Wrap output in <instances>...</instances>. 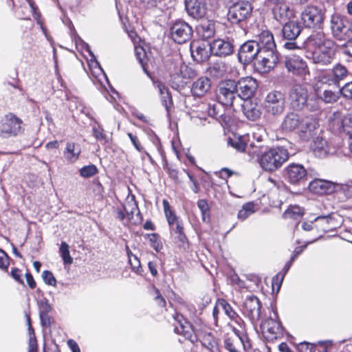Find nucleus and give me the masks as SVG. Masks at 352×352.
<instances>
[{
    "mask_svg": "<svg viewBox=\"0 0 352 352\" xmlns=\"http://www.w3.org/2000/svg\"><path fill=\"white\" fill-rule=\"evenodd\" d=\"M254 153L258 157L261 167L267 172H274L280 168L289 157L287 149L283 146L272 147L261 154L258 151H254Z\"/></svg>",
    "mask_w": 352,
    "mask_h": 352,
    "instance_id": "f257e3e1",
    "label": "nucleus"
},
{
    "mask_svg": "<svg viewBox=\"0 0 352 352\" xmlns=\"http://www.w3.org/2000/svg\"><path fill=\"white\" fill-rule=\"evenodd\" d=\"M283 177L285 182L295 186L305 188L309 179V174L305 166L299 163L289 164L283 170Z\"/></svg>",
    "mask_w": 352,
    "mask_h": 352,
    "instance_id": "f03ea898",
    "label": "nucleus"
},
{
    "mask_svg": "<svg viewBox=\"0 0 352 352\" xmlns=\"http://www.w3.org/2000/svg\"><path fill=\"white\" fill-rule=\"evenodd\" d=\"M285 67L289 72L296 76V79L294 80L296 86L300 87L307 83L310 74L306 63L302 58L296 56L287 57Z\"/></svg>",
    "mask_w": 352,
    "mask_h": 352,
    "instance_id": "7ed1b4c3",
    "label": "nucleus"
},
{
    "mask_svg": "<svg viewBox=\"0 0 352 352\" xmlns=\"http://www.w3.org/2000/svg\"><path fill=\"white\" fill-rule=\"evenodd\" d=\"M331 30L335 38L345 41L352 37L351 23L349 19L339 14H333L331 18Z\"/></svg>",
    "mask_w": 352,
    "mask_h": 352,
    "instance_id": "20e7f679",
    "label": "nucleus"
},
{
    "mask_svg": "<svg viewBox=\"0 0 352 352\" xmlns=\"http://www.w3.org/2000/svg\"><path fill=\"white\" fill-rule=\"evenodd\" d=\"M272 312L274 315V318L272 316L268 317L260 324V329L262 333H265L266 329L267 336H265V339L268 341H274L277 340L278 335H283L285 328L279 318L276 307L272 308Z\"/></svg>",
    "mask_w": 352,
    "mask_h": 352,
    "instance_id": "39448f33",
    "label": "nucleus"
},
{
    "mask_svg": "<svg viewBox=\"0 0 352 352\" xmlns=\"http://www.w3.org/2000/svg\"><path fill=\"white\" fill-rule=\"evenodd\" d=\"M23 122L21 118L12 113L6 114L0 124V135L3 138L17 136L22 133Z\"/></svg>",
    "mask_w": 352,
    "mask_h": 352,
    "instance_id": "423d86ee",
    "label": "nucleus"
},
{
    "mask_svg": "<svg viewBox=\"0 0 352 352\" xmlns=\"http://www.w3.org/2000/svg\"><path fill=\"white\" fill-rule=\"evenodd\" d=\"M300 19L306 28H320L324 21V13L316 6H308L302 11Z\"/></svg>",
    "mask_w": 352,
    "mask_h": 352,
    "instance_id": "0eeeda50",
    "label": "nucleus"
},
{
    "mask_svg": "<svg viewBox=\"0 0 352 352\" xmlns=\"http://www.w3.org/2000/svg\"><path fill=\"white\" fill-rule=\"evenodd\" d=\"M170 33L175 43L182 44L190 40L192 35V30L186 22L178 20L171 25Z\"/></svg>",
    "mask_w": 352,
    "mask_h": 352,
    "instance_id": "6e6552de",
    "label": "nucleus"
},
{
    "mask_svg": "<svg viewBox=\"0 0 352 352\" xmlns=\"http://www.w3.org/2000/svg\"><path fill=\"white\" fill-rule=\"evenodd\" d=\"M252 8L248 1H241L232 5L228 13V18L232 23H238L248 19Z\"/></svg>",
    "mask_w": 352,
    "mask_h": 352,
    "instance_id": "1a4fd4ad",
    "label": "nucleus"
},
{
    "mask_svg": "<svg viewBox=\"0 0 352 352\" xmlns=\"http://www.w3.org/2000/svg\"><path fill=\"white\" fill-rule=\"evenodd\" d=\"M335 51L334 42L332 40H328L311 55V58L316 63L327 65L331 62Z\"/></svg>",
    "mask_w": 352,
    "mask_h": 352,
    "instance_id": "9d476101",
    "label": "nucleus"
},
{
    "mask_svg": "<svg viewBox=\"0 0 352 352\" xmlns=\"http://www.w3.org/2000/svg\"><path fill=\"white\" fill-rule=\"evenodd\" d=\"M262 303L257 296L252 294L246 297L243 309L244 314L251 322L254 324L259 320L261 314Z\"/></svg>",
    "mask_w": 352,
    "mask_h": 352,
    "instance_id": "9b49d317",
    "label": "nucleus"
},
{
    "mask_svg": "<svg viewBox=\"0 0 352 352\" xmlns=\"http://www.w3.org/2000/svg\"><path fill=\"white\" fill-rule=\"evenodd\" d=\"M319 124L311 118H303L298 129L299 138L304 142L314 139L318 131Z\"/></svg>",
    "mask_w": 352,
    "mask_h": 352,
    "instance_id": "f8f14e48",
    "label": "nucleus"
},
{
    "mask_svg": "<svg viewBox=\"0 0 352 352\" xmlns=\"http://www.w3.org/2000/svg\"><path fill=\"white\" fill-rule=\"evenodd\" d=\"M254 65L262 73L268 72L274 67L278 61L277 51H261L256 58Z\"/></svg>",
    "mask_w": 352,
    "mask_h": 352,
    "instance_id": "ddd939ff",
    "label": "nucleus"
},
{
    "mask_svg": "<svg viewBox=\"0 0 352 352\" xmlns=\"http://www.w3.org/2000/svg\"><path fill=\"white\" fill-rule=\"evenodd\" d=\"M211 45L204 40L194 41L190 44V52L192 58L197 62L207 60L212 54Z\"/></svg>",
    "mask_w": 352,
    "mask_h": 352,
    "instance_id": "4468645a",
    "label": "nucleus"
},
{
    "mask_svg": "<svg viewBox=\"0 0 352 352\" xmlns=\"http://www.w3.org/2000/svg\"><path fill=\"white\" fill-rule=\"evenodd\" d=\"M260 53L255 41H248L243 44L238 53V58L243 64H249L255 60Z\"/></svg>",
    "mask_w": 352,
    "mask_h": 352,
    "instance_id": "2eb2a0df",
    "label": "nucleus"
},
{
    "mask_svg": "<svg viewBox=\"0 0 352 352\" xmlns=\"http://www.w3.org/2000/svg\"><path fill=\"white\" fill-rule=\"evenodd\" d=\"M311 148L314 155L320 158H325L336 152V148L320 135L313 139Z\"/></svg>",
    "mask_w": 352,
    "mask_h": 352,
    "instance_id": "dca6fc26",
    "label": "nucleus"
},
{
    "mask_svg": "<svg viewBox=\"0 0 352 352\" xmlns=\"http://www.w3.org/2000/svg\"><path fill=\"white\" fill-rule=\"evenodd\" d=\"M329 121L337 124L341 131L349 135V138H352V113L342 116L340 112H335L329 117Z\"/></svg>",
    "mask_w": 352,
    "mask_h": 352,
    "instance_id": "f3484780",
    "label": "nucleus"
},
{
    "mask_svg": "<svg viewBox=\"0 0 352 352\" xmlns=\"http://www.w3.org/2000/svg\"><path fill=\"white\" fill-rule=\"evenodd\" d=\"M185 4L188 14L194 19H201L207 13L206 0H186Z\"/></svg>",
    "mask_w": 352,
    "mask_h": 352,
    "instance_id": "a211bd4d",
    "label": "nucleus"
},
{
    "mask_svg": "<svg viewBox=\"0 0 352 352\" xmlns=\"http://www.w3.org/2000/svg\"><path fill=\"white\" fill-rule=\"evenodd\" d=\"M307 187L309 191L320 195L333 193L336 188L333 182L322 179L309 182Z\"/></svg>",
    "mask_w": 352,
    "mask_h": 352,
    "instance_id": "6ab92c4d",
    "label": "nucleus"
},
{
    "mask_svg": "<svg viewBox=\"0 0 352 352\" xmlns=\"http://www.w3.org/2000/svg\"><path fill=\"white\" fill-rule=\"evenodd\" d=\"M243 113L245 118L250 121L258 120L261 115V108L258 103V98L247 100L241 104Z\"/></svg>",
    "mask_w": 352,
    "mask_h": 352,
    "instance_id": "aec40b11",
    "label": "nucleus"
},
{
    "mask_svg": "<svg viewBox=\"0 0 352 352\" xmlns=\"http://www.w3.org/2000/svg\"><path fill=\"white\" fill-rule=\"evenodd\" d=\"M256 42L259 51L265 52H276V46L274 41V36L268 30H263L259 34L256 39L254 40Z\"/></svg>",
    "mask_w": 352,
    "mask_h": 352,
    "instance_id": "412c9836",
    "label": "nucleus"
},
{
    "mask_svg": "<svg viewBox=\"0 0 352 352\" xmlns=\"http://www.w3.org/2000/svg\"><path fill=\"white\" fill-rule=\"evenodd\" d=\"M328 40L329 39L325 38L324 34L323 32H315L306 39V41L304 42V47L307 52L311 55Z\"/></svg>",
    "mask_w": 352,
    "mask_h": 352,
    "instance_id": "4be33fe9",
    "label": "nucleus"
},
{
    "mask_svg": "<svg viewBox=\"0 0 352 352\" xmlns=\"http://www.w3.org/2000/svg\"><path fill=\"white\" fill-rule=\"evenodd\" d=\"M170 232L172 234L175 235V239L178 243V247L180 249L186 250L189 248L190 242L188 236L184 232V222L179 221L177 224L170 227Z\"/></svg>",
    "mask_w": 352,
    "mask_h": 352,
    "instance_id": "5701e85b",
    "label": "nucleus"
},
{
    "mask_svg": "<svg viewBox=\"0 0 352 352\" xmlns=\"http://www.w3.org/2000/svg\"><path fill=\"white\" fill-rule=\"evenodd\" d=\"M274 19L280 23H285L294 17V13L285 2L276 5L273 8Z\"/></svg>",
    "mask_w": 352,
    "mask_h": 352,
    "instance_id": "b1692460",
    "label": "nucleus"
},
{
    "mask_svg": "<svg viewBox=\"0 0 352 352\" xmlns=\"http://www.w3.org/2000/svg\"><path fill=\"white\" fill-rule=\"evenodd\" d=\"M210 45L212 54L217 56H226L233 52L232 45L230 42L222 39L215 40Z\"/></svg>",
    "mask_w": 352,
    "mask_h": 352,
    "instance_id": "393cba45",
    "label": "nucleus"
},
{
    "mask_svg": "<svg viewBox=\"0 0 352 352\" xmlns=\"http://www.w3.org/2000/svg\"><path fill=\"white\" fill-rule=\"evenodd\" d=\"M307 89H290L289 98L291 104L294 109H302L307 105Z\"/></svg>",
    "mask_w": 352,
    "mask_h": 352,
    "instance_id": "a878e982",
    "label": "nucleus"
},
{
    "mask_svg": "<svg viewBox=\"0 0 352 352\" xmlns=\"http://www.w3.org/2000/svg\"><path fill=\"white\" fill-rule=\"evenodd\" d=\"M101 94L109 101L113 107V108L121 112L123 110V107L120 104V102H124V99L117 89H100Z\"/></svg>",
    "mask_w": 352,
    "mask_h": 352,
    "instance_id": "bb28decb",
    "label": "nucleus"
},
{
    "mask_svg": "<svg viewBox=\"0 0 352 352\" xmlns=\"http://www.w3.org/2000/svg\"><path fill=\"white\" fill-rule=\"evenodd\" d=\"M341 96L352 99V89H338L337 91L324 89L320 98L326 103H333L336 102Z\"/></svg>",
    "mask_w": 352,
    "mask_h": 352,
    "instance_id": "cd10ccee",
    "label": "nucleus"
},
{
    "mask_svg": "<svg viewBox=\"0 0 352 352\" xmlns=\"http://www.w3.org/2000/svg\"><path fill=\"white\" fill-rule=\"evenodd\" d=\"M80 154L81 148L78 144L72 142H67L66 143L63 155L68 162L72 164L76 162L79 159Z\"/></svg>",
    "mask_w": 352,
    "mask_h": 352,
    "instance_id": "c85d7f7f",
    "label": "nucleus"
},
{
    "mask_svg": "<svg viewBox=\"0 0 352 352\" xmlns=\"http://www.w3.org/2000/svg\"><path fill=\"white\" fill-rule=\"evenodd\" d=\"M301 118L298 114L295 113H288L282 122V129L284 131L292 132L298 130L301 123Z\"/></svg>",
    "mask_w": 352,
    "mask_h": 352,
    "instance_id": "c756f323",
    "label": "nucleus"
},
{
    "mask_svg": "<svg viewBox=\"0 0 352 352\" xmlns=\"http://www.w3.org/2000/svg\"><path fill=\"white\" fill-rule=\"evenodd\" d=\"M197 34L205 41L214 36V24L209 20L201 21L196 27Z\"/></svg>",
    "mask_w": 352,
    "mask_h": 352,
    "instance_id": "7c9ffc66",
    "label": "nucleus"
},
{
    "mask_svg": "<svg viewBox=\"0 0 352 352\" xmlns=\"http://www.w3.org/2000/svg\"><path fill=\"white\" fill-rule=\"evenodd\" d=\"M248 136L234 134L232 137H228L227 144L238 152H245L248 146Z\"/></svg>",
    "mask_w": 352,
    "mask_h": 352,
    "instance_id": "2f4dec72",
    "label": "nucleus"
},
{
    "mask_svg": "<svg viewBox=\"0 0 352 352\" xmlns=\"http://www.w3.org/2000/svg\"><path fill=\"white\" fill-rule=\"evenodd\" d=\"M301 32V28L298 23L289 21L285 23L283 28V36L288 40H295Z\"/></svg>",
    "mask_w": 352,
    "mask_h": 352,
    "instance_id": "473e14b6",
    "label": "nucleus"
},
{
    "mask_svg": "<svg viewBox=\"0 0 352 352\" xmlns=\"http://www.w3.org/2000/svg\"><path fill=\"white\" fill-rule=\"evenodd\" d=\"M333 78L336 80V87L339 88H352V81L341 85V81L347 76L346 69L340 64L336 65L333 68Z\"/></svg>",
    "mask_w": 352,
    "mask_h": 352,
    "instance_id": "72a5a7b5",
    "label": "nucleus"
},
{
    "mask_svg": "<svg viewBox=\"0 0 352 352\" xmlns=\"http://www.w3.org/2000/svg\"><path fill=\"white\" fill-rule=\"evenodd\" d=\"M336 80L333 78L331 73H320L315 78V88L324 87H336Z\"/></svg>",
    "mask_w": 352,
    "mask_h": 352,
    "instance_id": "f704fd0d",
    "label": "nucleus"
},
{
    "mask_svg": "<svg viewBox=\"0 0 352 352\" xmlns=\"http://www.w3.org/2000/svg\"><path fill=\"white\" fill-rule=\"evenodd\" d=\"M164 214L166 216L169 228L173 227L179 223V221H183V220L178 217L175 211L172 210L169 202L166 199H164L162 201Z\"/></svg>",
    "mask_w": 352,
    "mask_h": 352,
    "instance_id": "c9c22d12",
    "label": "nucleus"
},
{
    "mask_svg": "<svg viewBox=\"0 0 352 352\" xmlns=\"http://www.w3.org/2000/svg\"><path fill=\"white\" fill-rule=\"evenodd\" d=\"M179 91L181 94L185 96L184 102L186 104L192 103V100H195L197 98H200L204 96L209 89H177Z\"/></svg>",
    "mask_w": 352,
    "mask_h": 352,
    "instance_id": "e433bc0d",
    "label": "nucleus"
},
{
    "mask_svg": "<svg viewBox=\"0 0 352 352\" xmlns=\"http://www.w3.org/2000/svg\"><path fill=\"white\" fill-rule=\"evenodd\" d=\"M159 92L161 98V103L166 109L167 118H170L171 109L173 107L172 94L170 89H159Z\"/></svg>",
    "mask_w": 352,
    "mask_h": 352,
    "instance_id": "4c0bfd02",
    "label": "nucleus"
},
{
    "mask_svg": "<svg viewBox=\"0 0 352 352\" xmlns=\"http://www.w3.org/2000/svg\"><path fill=\"white\" fill-rule=\"evenodd\" d=\"M304 209L297 205L289 206L283 213V218L300 219L304 215Z\"/></svg>",
    "mask_w": 352,
    "mask_h": 352,
    "instance_id": "58836bf2",
    "label": "nucleus"
},
{
    "mask_svg": "<svg viewBox=\"0 0 352 352\" xmlns=\"http://www.w3.org/2000/svg\"><path fill=\"white\" fill-rule=\"evenodd\" d=\"M59 254L65 265H69L73 263V258L70 255L69 246L65 241H61L59 247Z\"/></svg>",
    "mask_w": 352,
    "mask_h": 352,
    "instance_id": "ea45409f",
    "label": "nucleus"
},
{
    "mask_svg": "<svg viewBox=\"0 0 352 352\" xmlns=\"http://www.w3.org/2000/svg\"><path fill=\"white\" fill-rule=\"evenodd\" d=\"M173 318L179 324V327L175 326L174 328V332L177 334H181V332L184 331V330H188V328L187 327L188 325H190L191 327H194L193 325L188 321L182 314H175Z\"/></svg>",
    "mask_w": 352,
    "mask_h": 352,
    "instance_id": "a19ab883",
    "label": "nucleus"
},
{
    "mask_svg": "<svg viewBox=\"0 0 352 352\" xmlns=\"http://www.w3.org/2000/svg\"><path fill=\"white\" fill-rule=\"evenodd\" d=\"M135 53L137 58L138 59L140 63L142 65V67L145 73L148 74V58L147 57L145 50L140 46L135 47Z\"/></svg>",
    "mask_w": 352,
    "mask_h": 352,
    "instance_id": "79ce46f5",
    "label": "nucleus"
},
{
    "mask_svg": "<svg viewBox=\"0 0 352 352\" xmlns=\"http://www.w3.org/2000/svg\"><path fill=\"white\" fill-rule=\"evenodd\" d=\"M284 104L285 103V98L284 94L280 91H277L274 89L273 91L269 93L265 100V104Z\"/></svg>",
    "mask_w": 352,
    "mask_h": 352,
    "instance_id": "37998d69",
    "label": "nucleus"
},
{
    "mask_svg": "<svg viewBox=\"0 0 352 352\" xmlns=\"http://www.w3.org/2000/svg\"><path fill=\"white\" fill-rule=\"evenodd\" d=\"M98 173V169L97 166L94 164H90L89 165L83 166L82 168L79 169V175L82 178H89L91 177Z\"/></svg>",
    "mask_w": 352,
    "mask_h": 352,
    "instance_id": "c03bdc74",
    "label": "nucleus"
},
{
    "mask_svg": "<svg viewBox=\"0 0 352 352\" xmlns=\"http://www.w3.org/2000/svg\"><path fill=\"white\" fill-rule=\"evenodd\" d=\"M201 345L210 352H214V348L217 347V340L212 333H208L204 336Z\"/></svg>",
    "mask_w": 352,
    "mask_h": 352,
    "instance_id": "a18cd8bd",
    "label": "nucleus"
},
{
    "mask_svg": "<svg viewBox=\"0 0 352 352\" xmlns=\"http://www.w3.org/2000/svg\"><path fill=\"white\" fill-rule=\"evenodd\" d=\"M258 86L257 82L254 78L246 76L236 81V87L235 88H257Z\"/></svg>",
    "mask_w": 352,
    "mask_h": 352,
    "instance_id": "49530a36",
    "label": "nucleus"
},
{
    "mask_svg": "<svg viewBox=\"0 0 352 352\" xmlns=\"http://www.w3.org/2000/svg\"><path fill=\"white\" fill-rule=\"evenodd\" d=\"M209 73L211 76L214 77H221L226 71L225 63L220 61L214 63L211 67H209Z\"/></svg>",
    "mask_w": 352,
    "mask_h": 352,
    "instance_id": "de8ad7c7",
    "label": "nucleus"
},
{
    "mask_svg": "<svg viewBox=\"0 0 352 352\" xmlns=\"http://www.w3.org/2000/svg\"><path fill=\"white\" fill-rule=\"evenodd\" d=\"M264 108L267 113L276 116L283 113L284 110V104H265Z\"/></svg>",
    "mask_w": 352,
    "mask_h": 352,
    "instance_id": "09e8293b",
    "label": "nucleus"
},
{
    "mask_svg": "<svg viewBox=\"0 0 352 352\" xmlns=\"http://www.w3.org/2000/svg\"><path fill=\"white\" fill-rule=\"evenodd\" d=\"M239 89H220V93L225 98V104L232 106Z\"/></svg>",
    "mask_w": 352,
    "mask_h": 352,
    "instance_id": "8fccbe9b",
    "label": "nucleus"
},
{
    "mask_svg": "<svg viewBox=\"0 0 352 352\" xmlns=\"http://www.w3.org/2000/svg\"><path fill=\"white\" fill-rule=\"evenodd\" d=\"M219 303L222 306L225 314L230 319L234 320V318H237L243 322V319L234 311L232 306L226 300L221 299Z\"/></svg>",
    "mask_w": 352,
    "mask_h": 352,
    "instance_id": "3c124183",
    "label": "nucleus"
},
{
    "mask_svg": "<svg viewBox=\"0 0 352 352\" xmlns=\"http://www.w3.org/2000/svg\"><path fill=\"white\" fill-rule=\"evenodd\" d=\"M323 236L320 235L318 237L316 238L315 239H313L309 241L305 242V243L302 245L296 247L294 250L293 251L291 258L292 260H296L297 258L303 252V251L307 248L308 245L311 244L316 241H317L319 239L322 238Z\"/></svg>",
    "mask_w": 352,
    "mask_h": 352,
    "instance_id": "603ef678",
    "label": "nucleus"
},
{
    "mask_svg": "<svg viewBox=\"0 0 352 352\" xmlns=\"http://www.w3.org/2000/svg\"><path fill=\"white\" fill-rule=\"evenodd\" d=\"M256 89H239L236 93V96L245 102L247 100L256 99L257 98L254 96V92Z\"/></svg>",
    "mask_w": 352,
    "mask_h": 352,
    "instance_id": "864d4df0",
    "label": "nucleus"
},
{
    "mask_svg": "<svg viewBox=\"0 0 352 352\" xmlns=\"http://www.w3.org/2000/svg\"><path fill=\"white\" fill-rule=\"evenodd\" d=\"M149 241L151 243V246L156 252H160L161 251L163 248V245L160 239V236L157 233H152Z\"/></svg>",
    "mask_w": 352,
    "mask_h": 352,
    "instance_id": "5fc2aeb1",
    "label": "nucleus"
},
{
    "mask_svg": "<svg viewBox=\"0 0 352 352\" xmlns=\"http://www.w3.org/2000/svg\"><path fill=\"white\" fill-rule=\"evenodd\" d=\"M38 305L39 308V314H49L52 309L49 300L45 297H43L38 302Z\"/></svg>",
    "mask_w": 352,
    "mask_h": 352,
    "instance_id": "6e6d98bb",
    "label": "nucleus"
},
{
    "mask_svg": "<svg viewBox=\"0 0 352 352\" xmlns=\"http://www.w3.org/2000/svg\"><path fill=\"white\" fill-rule=\"evenodd\" d=\"M10 257L2 249L0 248V269L3 271L8 272L10 265Z\"/></svg>",
    "mask_w": 352,
    "mask_h": 352,
    "instance_id": "4d7b16f0",
    "label": "nucleus"
},
{
    "mask_svg": "<svg viewBox=\"0 0 352 352\" xmlns=\"http://www.w3.org/2000/svg\"><path fill=\"white\" fill-rule=\"evenodd\" d=\"M42 278L47 285L56 286V278L50 270H44L42 273Z\"/></svg>",
    "mask_w": 352,
    "mask_h": 352,
    "instance_id": "13d9d810",
    "label": "nucleus"
},
{
    "mask_svg": "<svg viewBox=\"0 0 352 352\" xmlns=\"http://www.w3.org/2000/svg\"><path fill=\"white\" fill-rule=\"evenodd\" d=\"M92 133L97 140L104 141V143L107 142V135L104 133V129L100 124H98V127L92 128Z\"/></svg>",
    "mask_w": 352,
    "mask_h": 352,
    "instance_id": "bf43d9fd",
    "label": "nucleus"
},
{
    "mask_svg": "<svg viewBox=\"0 0 352 352\" xmlns=\"http://www.w3.org/2000/svg\"><path fill=\"white\" fill-rule=\"evenodd\" d=\"M212 86L210 79L206 76L199 78L196 81L193 82L192 88H206Z\"/></svg>",
    "mask_w": 352,
    "mask_h": 352,
    "instance_id": "052dcab7",
    "label": "nucleus"
},
{
    "mask_svg": "<svg viewBox=\"0 0 352 352\" xmlns=\"http://www.w3.org/2000/svg\"><path fill=\"white\" fill-rule=\"evenodd\" d=\"M187 327L188 330H184V331L181 332V333L184 336V337L190 341L192 343H195L197 342L198 338L196 334L195 333L194 327H191L190 325H188Z\"/></svg>",
    "mask_w": 352,
    "mask_h": 352,
    "instance_id": "680f3d73",
    "label": "nucleus"
},
{
    "mask_svg": "<svg viewBox=\"0 0 352 352\" xmlns=\"http://www.w3.org/2000/svg\"><path fill=\"white\" fill-rule=\"evenodd\" d=\"M128 205L131 207V210L130 211H129L126 209V208L124 205H123L122 207L126 213V216L127 215L129 217V219L131 220L133 217L135 210V209L138 210V202L135 199L134 195H133L131 201L128 202Z\"/></svg>",
    "mask_w": 352,
    "mask_h": 352,
    "instance_id": "e2e57ef3",
    "label": "nucleus"
},
{
    "mask_svg": "<svg viewBox=\"0 0 352 352\" xmlns=\"http://www.w3.org/2000/svg\"><path fill=\"white\" fill-rule=\"evenodd\" d=\"M129 262L131 265L132 271L138 275H142L144 270L142 267L140 261L137 256L135 255L133 256V261L131 259Z\"/></svg>",
    "mask_w": 352,
    "mask_h": 352,
    "instance_id": "0e129e2a",
    "label": "nucleus"
},
{
    "mask_svg": "<svg viewBox=\"0 0 352 352\" xmlns=\"http://www.w3.org/2000/svg\"><path fill=\"white\" fill-rule=\"evenodd\" d=\"M297 350L299 352H315L316 345L304 341L298 344L297 346Z\"/></svg>",
    "mask_w": 352,
    "mask_h": 352,
    "instance_id": "69168bd1",
    "label": "nucleus"
},
{
    "mask_svg": "<svg viewBox=\"0 0 352 352\" xmlns=\"http://www.w3.org/2000/svg\"><path fill=\"white\" fill-rule=\"evenodd\" d=\"M10 276L18 283L24 284L23 279L22 278L21 270L18 267H12L10 271Z\"/></svg>",
    "mask_w": 352,
    "mask_h": 352,
    "instance_id": "338daca9",
    "label": "nucleus"
},
{
    "mask_svg": "<svg viewBox=\"0 0 352 352\" xmlns=\"http://www.w3.org/2000/svg\"><path fill=\"white\" fill-rule=\"evenodd\" d=\"M224 348L229 352H239L234 346V339L231 337H226L223 340Z\"/></svg>",
    "mask_w": 352,
    "mask_h": 352,
    "instance_id": "774afa93",
    "label": "nucleus"
}]
</instances>
